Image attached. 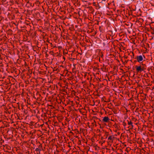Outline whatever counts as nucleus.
Returning <instances> with one entry per match:
<instances>
[{
	"label": "nucleus",
	"instance_id": "6",
	"mask_svg": "<svg viewBox=\"0 0 154 154\" xmlns=\"http://www.w3.org/2000/svg\"><path fill=\"white\" fill-rule=\"evenodd\" d=\"M128 124L129 125H131L132 128H133V123L131 121H130V122L128 121Z\"/></svg>",
	"mask_w": 154,
	"mask_h": 154
},
{
	"label": "nucleus",
	"instance_id": "15",
	"mask_svg": "<svg viewBox=\"0 0 154 154\" xmlns=\"http://www.w3.org/2000/svg\"><path fill=\"white\" fill-rule=\"evenodd\" d=\"M107 136H106L105 138L106 139L107 138Z\"/></svg>",
	"mask_w": 154,
	"mask_h": 154
},
{
	"label": "nucleus",
	"instance_id": "10",
	"mask_svg": "<svg viewBox=\"0 0 154 154\" xmlns=\"http://www.w3.org/2000/svg\"><path fill=\"white\" fill-rule=\"evenodd\" d=\"M126 123L124 122L123 123V125L124 126L126 125Z\"/></svg>",
	"mask_w": 154,
	"mask_h": 154
},
{
	"label": "nucleus",
	"instance_id": "5",
	"mask_svg": "<svg viewBox=\"0 0 154 154\" xmlns=\"http://www.w3.org/2000/svg\"><path fill=\"white\" fill-rule=\"evenodd\" d=\"M93 32V33L92 34V35H95L96 33V31L92 30V29H91V31H90L89 30L88 31V33L90 32Z\"/></svg>",
	"mask_w": 154,
	"mask_h": 154
},
{
	"label": "nucleus",
	"instance_id": "9",
	"mask_svg": "<svg viewBox=\"0 0 154 154\" xmlns=\"http://www.w3.org/2000/svg\"><path fill=\"white\" fill-rule=\"evenodd\" d=\"M151 33L152 34H154V29H152V30L151 31Z\"/></svg>",
	"mask_w": 154,
	"mask_h": 154
},
{
	"label": "nucleus",
	"instance_id": "16",
	"mask_svg": "<svg viewBox=\"0 0 154 154\" xmlns=\"http://www.w3.org/2000/svg\"><path fill=\"white\" fill-rule=\"evenodd\" d=\"M151 29H152V28L151 27Z\"/></svg>",
	"mask_w": 154,
	"mask_h": 154
},
{
	"label": "nucleus",
	"instance_id": "2",
	"mask_svg": "<svg viewBox=\"0 0 154 154\" xmlns=\"http://www.w3.org/2000/svg\"><path fill=\"white\" fill-rule=\"evenodd\" d=\"M135 59H136L137 62L139 63L142 61L143 60V57L141 55L137 56L136 57Z\"/></svg>",
	"mask_w": 154,
	"mask_h": 154
},
{
	"label": "nucleus",
	"instance_id": "3",
	"mask_svg": "<svg viewBox=\"0 0 154 154\" xmlns=\"http://www.w3.org/2000/svg\"><path fill=\"white\" fill-rule=\"evenodd\" d=\"M114 137L112 135L109 136L107 138L108 142L112 143L113 142V140H114Z\"/></svg>",
	"mask_w": 154,
	"mask_h": 154
},
{
	"label": "nucleus",
	"instance_id": "17",
	"mask_svg": "<svg viewBox=\"0 0 154 154\" xmlns=\"http://www.w3.org/2000/svg\"><path fill=\"white\" fill-rule=\"evenodd\" d=\"M103 137H102V138H101V139H103Z\"/></svg>",
	"mask_w": 154,
	"mask_h": 154
},
{
	"label": "nucleus",
	"instance_id": "14",
	"mask_svg": "<svg viewBox=\"0 0 154 154\" xmlns=\"http://www.w3.org/2000/svg\"><path fill=\"white\" fill-rule=\"evenodd\" d=\"M63 32H64V30H65V29H63Z\"/></svg>",
	"mask_w": 154,
	"mask_h": 154
},
{
	"label": "nucleus",
	"instance_id": "12",
	"mask_svg": "<svg viewBox=\"0 0 154 154\" xmlns=\"http://www.w3.org/2000/svg\"><path fill=\"white\" fill-rule=\"evenodd\" d=\"M127 31L129 33L130 32L129 31V30L128 29H127Z\"/></svg>",
	"mask_w": 154,
	"mask_h": 154
},
{
	"label": "nucleus",
	"instance_id": "8",
	"mask_svg": "<svg viewBox=\"0 0 154 154\" xmlns=\"http://www.w3.org/2000/svg\"><path fill=\"white\" fill-rule=\"evenodd\" d=\"M134 29H132L133 32V36H134V35H136V33L134 32Z\"/></svg>",
	"mask_w": 154,
	"mask_h": 154
},
{
	"label": "nucleus",
	"instance_id": "13",
	"mask_svg": "<svg viewBox=\"0 0 154 154\" xmlns=\"http://www.w3.org/2000/svg\"><path fill=\"white\" fill-rule=\"evenodd\" d=\"M115 32H116L117 31V29H115Z\"/></svg>",
	"mask_w": 154,
	"mask_h": 154
},
{
	"label": "nucleus",
	"instance_id": "11",
	"mask_svg": "<svg viewBox=\"0 0 154 154\" xmlns=\"http://www.w3.org/2000/svg\"><path fill=\"white\" fill-rule=\"evenodd\" d=\"M99 30L100 31V32H103V29H99Z\"/></svg>",
	"mask_w": 154,
	"mask_h": 154
},
{
	"label": "nucleus",
	"instance_id": "1",
	"mask_svg": "<svg viewBox=\"0 0 154 154\" xmlns=\"http://www.w3.org/2000/svg\"><path fill=\"white\" fill-rule=\"evenodd\" d=\"M136 71L137 72H141L145 70V69L144 67H142L141 66H137L136 68Z\"/></svg>",
	"mask_w": 154,
	"mask_h": 154
},
{
	"label": "nucleus",
	"instance_id": "7",
	"mask_svg": "<svg viewBox=\"0 0 154 154\" xmlns=\"http://www.w3.org/2000/svg\"><path fill=\"white\" fill-rule=\"evenodd\" d=\"M35 150L36 152H39V153H40L41 150L38 148H36L35 149Z\"/></svg>",
	"mask_w": 154,
	"mask_h": 154
},
{
	"label": "nucleus",
	"instance_id": "4",
	"mask_svg": "<svg viewBox=\"0 0 154 154\" xmlns=\"http://www.w3.org/2000/svg\"><path fill=\"white\" fill-rule=\"evenodd\" d=\"M109 120V118L107 116L104 117L103 119V122H108Z\"/></svg>",
	"mask_w": 154,
	"mask_h": 154
}]
</instances>
